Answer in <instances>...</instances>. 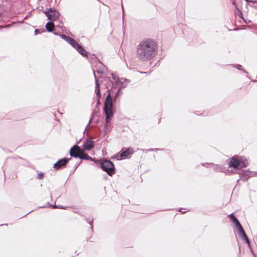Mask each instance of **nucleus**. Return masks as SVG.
Segmentation results:
<instances>
[{
    "label": "nucleus",
    "instance_id": "nucleus-1",
    "mask_svg": "<svg viewBox=\"0 0 257 257\" xmlns=\"http://www.w3.org/2000/svg\"><path fill=\"white\" fill-rule=\"evenodd\" d=\"M157 50L158 46L156 41L152 39H146L138 46L137 56L142 61H149L155 57Z\"/></svg>",
    "mask_w": 257,
    "mask_h": 257
},
{
    "label": "nucleus",
    "instance_id": "nucleus-2",
    "mask_svg": "<svg viewBox=\"0 0 257 257\" xmlns=\"http://www.w3.org/2000/svg\"><path fill=\"white\" fill-rule=\"evenodd\" d=\"M112 98L110 96V93H108L106 96L104 102V110L106 114V122L108 123V119L112 116Z\"/></svg>",
    "mask_w": 257,
    "mask_h": 257
},
{
    "label": "nucleus",
    "instance_id": "nucleus-3",
    "mask_svg": "<svg viewBox=\"0 0 257 257\" xmlns=\"http://www.w3.org/2000/svg\"><path fill=\"white\" fill-rule=\"evenodd\" d=\"M101 168L109 175L114 173V167L113 163L109 160H104L100 164Z\"/></svg>",
    "mask_w": 257,
    "mask_h": 257
},
{
    "label": "nucleus",
    "instance_id": "nucleus-4",
    "mask_svg": "<svg viewBox=\"0 0 257 257\" xmlns=\"http://www.w3.org/2000/svg\"><path fill=\"white\" fill-rule=\"evenodd\" d=\"M112 79L115 81L116 85L120 87V88H123L125 87L130 81L125 78H119L116 75L113 74H111Z\"/></svg>",
    "mask_w": 257,
    "mask_h": 257
},
{
    "label": "nucleus",
    "instance_id": "nucleus-5",
    "mask_svg": "<svg viewBox=\"0 0 257 257\" xmlns=\"http://www.w3.org/2000/svg\"><path fill=\"white\" fill-rule=\"evenodd\" d=\"M44 13L48 17V20L51 21H56L59 16V13L58 11L52 9H49L48 11Z\"/></svg>",
    "mask_w": 257,
    "mask_h": 257
},
{
    "label": "nucleus",
    "instance_id": "nucleus-6",
    "mask_svg": "<svg viewBox=\"0 0 257 257\" xmlns=\"http://www.w3.org/2000/svg\"><path fill=\"white\" fill-rule=\"evenodd\" d=\"M72 46L75 48L76 50L83 56L87 57V51L80 45H79L76 41L74 43V44L72 45Z\"/></svg>",
    "mask_w": 257,
    "mask_h": 257
},
{
    "label": "nucleus",
    "instance_id": "nucleus-7",
    "mask_svg": "<svg viewBox=\"0 0 257 257\" xmlns=\"http://www.w3.org/2000/svg\"><path fill=\"white\" fill-rule=\"evenodd\" d=\"M69 159L67 158H63L58 160L56 163L54 164V168L57 170H59L64 168L66 164L68 162Z\"/></svg>",
    "mask_w": 257,
    "mask_h": 257
},
{
    "label": "nucleus",
    "instance_id": "nucleus-8",
    "mask_svg": "<svg viewBox=\"0 0 257 257\" xmlns=\"http://www.w3.org/2000/svg\"><path fill=\"white\" fill-rule=\"evenodd\" d=\"M81 152H82V149H80L79 146L75 145L73 147L71 148L70 150V155L71 157L78 158Z\"/></svg>",
    "mask_w": 257,
    "mask_h": 257
},
{
    "label": "nucleus",
    "instance_id": "nucleus-9",
    "mask_svg": "<svg viewBox=\"0 0 257 257\" xmlns=\"http://www.w3.org/2000/svg\"><path fill=\"white\" fill-rule=\"evenodd\" d=\"M134 153V150L133 148H129L127 149L120 152L119 154H117V159H121L122 158L126 157L129 155L132 154Z\"/></svg>",
    "mask_w": 257,
    "mask_h": 257
},
{
    "label": "nucleus",
    "instance_id": "nucleus-10",
    "mask_svg": "<svg viewBox=\"0 0 257 257\" xmlns=\"http://www.w3.org/2000/svg\"><path fill=\"white\" fill-rule=\"evenodd\" d=\"M229 217L231 221L235 223V227L237 230V232L243 229L238 219L233 215L232 213L229 215Z\"/></svg>",
    "mask_w": 257,
    "mask_h": 257
},
{
    "label": "nucleus",
    "instance_id": "nucleus-11",
    "mask_svg": "<svg viewBox=\"0 0 257 257\" xmlns=\"http://www.w3.org/2000/svg\"><path fill=\"white\" fill-rule=\"evenodd\" d=\"M239 175L241 180L246 181L253 175V173L248 170H244Z\"/></svg>",
    "mask_w": 257,
    "mask_h": 257
},
{
    "label": "nucleus",
    "instance_id": "nucleus-12",
    "mask_svg": "<svg viewBox=\"0 0 257 257\" xmlns=\"http://www.w3.org/2000/svg\"><path fill=\"white\" fill-rule=\"evenodd\" d=\"M94 142L90 139H86L84 144L83 148L82 150H90L94 148Z\"/></svg>",
    "mask_w": 257,
    "mask_h": 257
},
{
    "label": "nucleus",
    "instance_id": "nucleus-13",
    "mask_svg": "<svg viewBox=\"0 0 257 257\" xmlns=\"http://www.w3.org/2000/svg\"><path fill=\"white\" fill-rule=\"evenodd\" d=\"M96 69L95 70L98 73H104L106 70V67L101 62H98L96 65Z\"/></svg>",
    "mask_w": 257,
    "mask_h": 257
},
{
    "label": "nucleus",
    "instance_id": "nucleus-14",
    "mask_svg": "<svg viewBox=\"0 0 257 257\" xmlns=\"http://www.w3.org/2000/svg\"><path fill=\"white\" fill-rule=\"evenodd\" d=\"M95 91L96 95V97L97 99V103H98L99 102V99L101 97V94H100V86L98 82V81L95 79Z\"/></svg>",
    "mask_w": 257,
    "mask_h": 257
},
{
    "label": "nucleus",
    "instance_id": "nucleus-15",
    "mask_svg": "<svg viewBox=\"0 0 257 257\" xmlns=\"http://www.w3.org/2000/svg\"><path fill=\"white\" fill-rule=\"evenodd\" d=\"M239 161L237 158L235 157H233L229 162V166L230 167H233V168H236L237 167H239Z\"/></svg>",
    "mask_w": 257,
    "mask_h": 257
},
{
    "label": "nucleus",
    "instance_id": "nucleus-16",
    "mask_svg": "<svg viewBox=\"0 0 257 257\" xmlns=\"http://www.w3.org/2000/svg\"><path fill=\"white\" fill-rule=\"evenodd\" d=\"M238 234L244 240H245V242L247 243L248 245H249L250 241L245 234L243 229L242 230L238 231L237 232Z\"/></svg>",
    "mask_w": 257,
    "mask_h": 257
},
{
    "label": "nucleus",
    "instance_id": "nucleus-17",
    "mask_svg": "<svg viewBox=\"0 0 257 257\" xmlns=\"http://www.w3.org/2000/svg\"><path fill=\"white\" fill-rule=\"evenodd\" d=\"M63 39L66 41L67 43H68L71 46L72 44H74L75 40L74 39H72L67 36L65 35H59Z\"/></svg>",
    "mask_w": 257,
    "mask_h": 257
},
{
    "label": "nucleus",
    "instance_id": "nucleus-18",
    "mask_svg": "<svg viewBox=\"0 0 257 257\" xmlns=\"http://www.w3.org/2000/svg\"><path fill=\"white\" fill-rule=\"evenodd\" d=\"M83 150H82V152H81L80 154L79 155V157L78 158H80V159L83 160H92V158L87 155L86 154H85L83 152Z\"/></svg>",
    "mask_w": 257,
    "mask_h": 257
},
{
    "label": "nucleus",
    "instance_id": "nucleus-19",
    "mask_svg": "<svg viewBox=\"0 0 257 257\" xmlns=\"http://www.w3.org/2000/svg\"><path fill=\"white\" fill-rule=\"evenodd\" d=\"M54 28V24L52 22H48L46 25V28L49 32H51L53 31Z\"/></svg>",
    "mask_w": 257,
    "mask_h": 257
},
{
    "label": "nucleus",
    "instance_id": "nucleus-20",
    "mask_svg": "<svg viewBox=\"0 0 257 257\" xmlns=\"http://www.w3.org/2000/svg\"><path fill=\"white\" fill-rule=\"evenodd\" d=\"M239 161V165L240 167H245L248 165V162L246 160L238 159Z\"/></svg>",
    "mask_w": 257,
    "mask_h": 257
},
{
    "label": "nucleus",
    "instance_id": "nucleus-21",
    "mask_svg": "<svg viewBox=\"0 0 257 257\" xmlns=\"http://www.w3.org/2000/svg\"><path fill=\"white\" fill-rule=\"evenodd\" d=\"M235 66V68L236 69H239V70H242L241 69V68H242V66L241 65H239V64H236Z\"/></svg>",
    "mask_w": 257,
    "mask_h": 257
},
{
    "label": "nucleus",
    "instance_id": "nucleus-22",
    "mask_svg": "<svg viewBox=\"0 0 257 257\" xmlns=\"http://www.w3.org/2000/svg\"><path fill=\"white\" fill-rule=\"evenodd\" d=\"M53 208H63V209H65V207H63L62 206H56V205L55 206H52Z\"/></svg>",
    "mask_w": 257,
    "mask_h": 257
},
{
    "label": "nucleus",
    "instance_id": "nucleus-23",
    "mask_svg": "<svg viewBox=\"0 0 257 257\" xmlns=\"http://www.w3.org/2000/svg\"><path fill=\"white\" fill-rule=\"evenodd\" d=\"M43 174L41 173V174H39L38 175V178L39 179H41L43 178Z\"/></svg>",
    "mask_w": 257,
    "mask_h": 257
},
{
    "label": "nucleus",
    "instance_id": "nucleus-24",
    "mask_svg": "<svg viewBox=\"0 0 257 257\" xmlns=\"http://www.w3.org/2000/svg\"><path fill=\"white\" fill-rule=\"evenodd\" d=\"M148 151H155V149H150L148 150Z\"/></svg>",
    "mask_w": 257,
    "mask_h": 257
},
{
    "label": "nucleus",
    "instance_id": "nucleus-25",
    "mask_svg": "<svg viewBox=\"0 0 257 257\" xmlns=\"http://www.w3.org/2000/svg\"><path fill=\"white\" fill-rule=\"evenodd\" d=\"M38 31H39L38 30H36L35 31V33H38Z\"/></svg>",
    "mask_w": 257,
    "mask_h": 257
},
{
    "label": "nucleus",
    "instance_id": "nucleus-26",
    "mask_svg": "<svg viewBox=\"0 0 257 257\" xmlns=\"http://www.w3.org/2000/svg\"><path fill=\"white\" fill-rule=\"evenodd\" d=\"M4 27L3 26H0V30L3 29Z\"/></svg>",
    "mask_w": 257,
    "mask_h": 257
},
{
    "label": "nucleus",
    "instance_id": "nucleus-27",
    "mask_svg": "<svg viewBox=\"0 0 257 257\" xmlns=\"http://www.w3.org/2000/svg\"><path fill=\"white\" fill-rule=\"evenodd\" d=\"M92 119V118H91L90 119L89 122V123H90L91 122V121Z\"/></svg>",
    "mask_w": 257,
    "mask_h": 257
},
{
    "label": "nucleus",
    "instance_id": "nucleus-28",
    "mask_svg": "<svg viewBox=\"0 0 257 257\" xmlns=\"http://www.w3.org/2000/svg\"><path fill=\"white\" fill-rule=\"evenodd\" d=\"M54 35H58V34L57 33H56V32L54 33Z\"/></svg>",
    "mask_w": 257,
    "mask_h": 257
},
{
    "label": "nucleus",
    "instance_id": "nucleus-29",
    "mask_svg": "<svg viewBox=\"0 0 257 257\" xmlns=\"http://www.w3.org/2000/svg\"><path fill=\"white\" fill-rule=\"evenodd\" d=\"M93 73H94V76H95V70H93Z\"/></svg>",
    "mask_w": 257,
    "mask_h": 257
},
{
    "label": "nucleus",
    "instance_id": "nucleus-30",
    "mask_svg": "<svg viewBox=\"0 0 257 257\" xmlns=\"http://www.w3.org/2000/svg\"><path fill=\"white\" fill-rule=\"evenodd\" d=\"M119 89H119L117 90V93L119 92Z\"/></svg>",
    "mask_w": 257,
    "mask_h": 257
},
{
    "label": "nucleus",
    "instance_id": "nucleus-31",
    "mask_svg": "<svg viewBox=\"0 0 257 257\" xmlns=\"http://www.w3.org/2000/svg\"><path fill=\"white\" fill-rule=\"evenodd\" d=\"M143 72H141V73H143ZM144 73H146V72H144Z\"/></svg>",
    "mask_w": 257,
    "mask_h": 257
},
{
    "label": "nucleus",
    "instance_id": "nucleus-32",
    "mask_svg": "<svg viewBox=\"0 0 257 257\" xmlns=\"http://www.w3.org/2000/svg\"><path fill=\"white\" fill-rule=\"evenodd\" d=\"M180 211L182 212V211ZM185 211H183V213H185Z\"/></svg>",
    "mask_w": 257,
    "mask_h": 257
},
{
    "label": "nucleus",
    "instance_id": "nucleus-33",
    "mask_svg": "<svg viewBox=\"0 0 257 257\" xmlns=\"http://www.w3.org/2000/svg\"><path fill=\"white\" fill-rule=\"evenodd\" d=\"M245 1L248 2V0H245Z\"/></svg>",
    "mask_w": 257,
    "mask_h": 257
}]
</instances>
